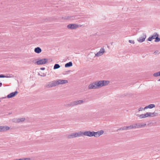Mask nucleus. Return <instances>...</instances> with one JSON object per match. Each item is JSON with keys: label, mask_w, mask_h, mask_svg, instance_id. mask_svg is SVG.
<instances>
[{"label": "nucleus", "mask_w": 160, "mask_h": 160, "mask_svg": "<svg viewBox=\"0 0 160 160\" xmlns=\"http://www.w3.org/2000/svg\"><path fill=\"white\" fill-rule=\"evenodd\" d=\"M97 88L106 86L109 83V81L106 80H101L95 82Z\"/></svg>", "instance_id": "1"}, {"label": "nucleus", "mask_w": 160, "mask_h": 160, "mask_svg": "<svg viewBox=\"0 0 160 160\" xmlns=\"http://www.w3.org/2000/svg\"><path fill=\"white\" fill-rule=\"evenodd\" d=\"M83 102L82 100H76L71 102L68 105V106L70 107H73L77 105L81 104Z\"/></svg>", "instance_id": "2"}, {"label": "nucleus", "mask_w": 160, "mask_h": 160, "mask_svg": "<svg viewBox=\"0 0 160 160\" xmlns=\"http://www.w3.org/2000/svg\"><path fill=\"white\" fill-rule=\"evenodd\" d=\"M57 85L56 80L53 81L52 82H50L47 83L45 85V87L46 88H50L53 87H55Z\"/></svg>", "instance_id": "3"}, {"label": "nucleus", "mask_w": 160, "mask_h": 160, "mask_svg": "<svg viewBox=\"0 0 160 160\" xmlns=\"http://www.w3.org/2000/svg\"><path fill=\"white\" fill-rule=\"evenodd\" d=\"M48 59L47 58H43L37 61L36 63L38 65L44 64L47 63Z\"/></svg>", "instance_id": "4"}, {"label": "nucleus", "mask_w": 160, "mask_h": 160, "mask_svg": "<svg viewBox=\"0 0 160 160\" xmlns=\"http://www.w3.org/2000/svg\"><path fill=\"white\" fill-rule=\"evenodd\" d=\"M93 136L95 137H98L104 133V131L102 130H101L97 132L93 131Z\"/></svg>", "instance_id": "5"}, {"label": "nucleus", "mask_w": 160, "mask_h": 160, "mask_svg": "<svg viewBox=\"0 0 160 160\" xmlns=\"http://www.w3.org/2000/svg\"><path fill=\"white\" fill-rule=\"evenodd\" d=\"M146 38V34L143 33L142 35L137 39V40L140 42H143Z\"/></svg>", "instance_id": "6"}, {"label": "nucleus", "mask_w": 160, "mask_h": 160, "mask_svg": "<svg viewBox=\"0 0 160 160\" xmlns=\"http://www.w3.org/2000/svg\"><path fill=\"white\" fill-rule=\"evenodd\" d=\"M79 27L78 25L76 24H69L67 26V28L68 29H76Z\"/></svg>", "instance_id": "7"}, {"label": "nucleus", "mask_w": 160, "mask_h": 160, "mask_svg": "<svg viewBox=\"0 0 160 160\" xmlns=\"http://www.w3.org/2000/svg\"><path fill=\"white\" fill-rule=\"evenodd\" d=\"M57 85L68 83V81L66 80L59 79L56 80Z\"/></svg>", "instance_id": "8"}, {"label": "nucleus", "mask_w": 160, "mask_h": 160, "mask_svg": "<svg viewBox=\"0 0 160 160\" xmlns=\"http://www.w3.org/2000/svg\"><path fill=\"white\" fill-rule=\"evenodd\" d=\"M96 86L95 82H94L88 85V88L89 89H97V88Z\"/></svg>", "instance_id": "9"}, {"label": "nucleus", "mask_w": 160, "mask_h": 160, "mask_svg": "<svg viewBox=\"0 0 160 160\" xmlns=\"http://www.w3.org/2000/svg\"><path fill=\"white\" fill-rule=\"evenodd\" d=\"M92 132L90 131H85L83 132V135L90 137L93 136V133Z\"/></svg>", "instance_id": "10"}, {"label": "nucleus", "mask_w": 160, "mask_h": 160, "mask_svg": "<svg viewBox=\"0 0 160 160\" xmlns=\"http://www.w3.org/2000/svg\"><path fill=\"white\" fill-rule=\"evenodd\" d=\"M146 125V124L143 122L141 123H135V126L136 128H142L145 127Z\"/></svg>", "instance_id": "11"}, {"label": "nucleus", "mask_w": 160, "mask_h": 160, "mask_svg": "<svg viewBox=\"0 0 160 160\" xmlns=\"http://www.w3.org/2000/svg\"><path fill=\"white\" fill-rule=\"evenodd\" d=\"M18 93V92L17 91H15V92H11L7 96V97L9 98H12L15 96Z\"/></svg>", "instance_id": "12"}, {"label": "nucleus", "mask_w": 160, "mask_h": 160, "mask_svg": "<svg viewBox=\"0 0 160 160\" xmlns=\"http://www.w3.org/2000/svg\"><path fill=\"white\" fill-rule=\"evenodd\" d=\"M75 138L78 137L83 136V132L81 131H80L78 132H75L74 133Z\"/></svg>", "instance_id": "13"}, {"label": "nucleus", "mask_w": 160, "mask_h": 160, "mask_svg": "<svg viewBox=\"0 0 160 160\" xmlns=\"http://www.w3.org/2000/svg\"><path fill=\"white\" fill-rule=\"evenodd\" d=\"M34 52L37 53H39L42 52L41 49L39 47L35 48L34 49Z\"/></svg>", "instance_id": "14"}, {"label": "nucleus", "mask_w": 160, "mask_h": 160, "mask_svg": "<svg viewBox=\"0 0 160 160\" xmlns=\"http://www.w3.org/2000/svg\"><path fill=\"white\" fill-rule=\"evenodd\" d=\"M155 106L154 104H150L145 107V109H147V108H152L155 107Z\"/></svg>", "instance_id": "15"}, {"label": "nucleus", "mask_w": 160, "mask_h": 160, "mask_svg": "<svg viewBox=\"0 0 160 160\" xmlns=\"http://www.w3.org/2000/svg\"><path fill=\"white\" fill-rule=\"evenodd\" d=\"M72 62H70L65 65V68H68L72 66Z\"/></svg>", "instance_id": "16"}, {"label": "nucleus", "mask_w": 160, "mask_h": 160, "mask_svg": "<svg viewBox=\"0 0 160 160\" xmlns=\"http://www.w3.org/2000/svg\"><path fill=\"white\" fill-rule=\"evenodd\" d=\"M67 137L69 139L75 138L74 133H72L70 135H68Z\"/></svg>", "instance_id": "17"}, {"label": "nucleus", "mask_w": 160, "mask_h": 160, "mask_svg": "<svg viewBox=\"0 0 160 160\" xmlns=\"http://www.w3.org/2000/svg\"><path fill=\"white\" fill-rule=\"evenodd\" d=\"M60 67V65L58 64H55L53 67L54 69H56L59 68Z\"/></svg>", "instance_id": "18"}, {"label": "nucleus", "mask_w": 160, "mask_h": 160, "mask_svg": "<svg viewBox=\"0 0 160 160\" xmlns=\"http://www.w3.org/2000/svg\"><path fill=\"white\" fill-rule=\"evenodd\" d=\"M157 36H158V35L157 32H154L153 35L151 36V37L153 39H155Z\"/></svg>", "instance_id": "19"}, {"label": "nucleus", "mask_w": 160, "mask_h": 160, "mask_svg": "<svg viewBox=\"0 0 160 160\" xmlns=\"http://www.w3.org/2000/svg\"><path fill=\"white\" fill-rule=\"evenodd\" d=\"M11 121L15 123H19L18 118H14L11 120Z\"/></svg>", "instance_id": "20"}, {"label": "nucleus", "mask_w": 160, "mask_h": 160, "mask_svg": "<svg viewBox=\"0 0 160 160\" xmlns=\"http://www.w3.org/2000/svg\"><path fill=\"white\" fill-rule=\"evenodd\" d=\"M18 119L19 123L24 122L25 120V118H18Z\"/></svg>", "instance_id": "21"}, {"label": "nucleus", "mask_w": 160, "mask_h": 160, "mask_svg": "<svg viewBox=\"0 0 160 160\" xmlns=\"http://www.w3.org/2000/svg\"><path fill=\"white\" fill-rule=\"evenodd\" d=\"M153 76L155 77H157L158 76H160V71L155 73L153 74Z\"/></svg>", "instance_id": "22"}, {"label": "nucleus", "mask_w": 160, "mask_h": 160, "mask_svg": "<svg viewBox=\"0 0 160 160\" xmlns=\"http://www.w3.org/2000/svg\"><path fill=\"white\" fill-rule=\"evenodd\" d=\"M136 116L138 117H139V118L140 119H142V118H144V114H136Z\"/></svg>", "instance_id": "23"}, {"label": "nucleus", "mask_w": 160, "mask_h": 160, "mask_svg": "<svg viewBox=\"0 0 160 160\" xmlns=\"http://www.w3.org/2000/svg\"><path fill=\"white\" fill-rule=\"evenodd\" d=\"M149 117H153L156 116V114H157V113L155 112L151 113L149 112Z\"/></svg>", "instance_id": "24"}, {"label": "nucleus", "mask_w": 160, "mask_h": 160, "mask_svg": "<svg viewBox=\"0 0 160 160\" xmlns=\"http://www.w3.org/2000/svg\"><path fill=\"white\" fill-rule=\"evenodd\" d=\"M102 55V53L99 51L96 54L95 56L97 57H99L101 55Z\"/></svg>", "instance_id": "25"}, {"label": "nucleus", "mask_w": 160, "mask_h": 160, "mask_svg": "<svg viewBox=\"0 0 160 160\" xmlns=\"http://www.w3.org/2000/svg\"><path fill=\"white\" fill-rule=\"evenodd\" d=\"M99 51L102 55L103 53L105 52L104 49L103 48H101Z\"/></svg>", "instance_id": "26"}, {"label": "nucleus", "mask_w": 160, "mask_h": 160, "mask_svg": "<svg viewBox=\"0 0 160 160\" xmlns=\"http://www.w3.org/2000/svg\"><path fill=\"white\" fill-rule=\"evenodd\" d=\"M13 77V75L12 74H8L7 75H5V78H12Z\"/></svg>", "instance_id": "27"}, {"label": "nucleus", "mask_w": 160, "mask_h": 160, "mask_svg": "<svg viewBox=\"0 0 160 160\" xmlns=\"http://www.w3.org/2000/svg\"><path fill=\"white\" fill-rule=\"evenodd\" d=\"M160 41V38H158V36H157L155 38V42H158Z\"/></svg>", "instance_id": "28"}, {"label": "nucleus", "mask_w": 160, "mask_h": 160, "mask_svg": "<svg viewBox=\"0 0 160 160\" xmlns=\"http://www.w3.org/2000/svg\"><path fill=\"white\" fill-rule=\"evenodd\" d=\"M144 118H147L148 117H149V112H148L145 114H144Z\"/></svg>", "instance_id": "29"}, {"label": "nucleus", "mask_w": 160, "mask_h": 160, "mask_svg": "<svg viewBox=\"0 0 160 160\" xmlns=\"http://www.w3.org/2000/svg\"><path fill=\"white\" fill-rule=\"evenodd\" d=\"M4 131V126H0V132Z\"/></svg>", "instance_id": "30"}, {"label": "nucleus", "mask_w": 160, "mask_h": 160, "mask_svg": "<svg viewBox=\"0 0 160 160\" xmlns=\"http://www.w3.org/2000/svg\"><path fill=\"white\" fill-rule=\"evenodd\" d=\"M10 128L8 126H4V131L8 130Z\"/></svg>", "instance_id": "31"}, {"label": "nucleus", "mask_w": 160, "mask_h": 160, "mask_svg": "<svg viewBox=\"0 0 160 160\" xmlns=\"http://www.w3.org/2000/svg\"><path fill=\"white\" fill-rule=\"evenodd\" d=\"M145 109H145V108H143L141 107L138 109V112H140L141 111H142V110H144Z\"/></svg>", "instance_id": "32"}, {"label": "nucleus", "mask_w": 160, "mask_h": 160, "mask_svg": "<svg viewBox=\"0 0 160 160\" xmlns=\"http://www.w3.org/2000/svg\"><path fill=\"white\" fill-rule=\"evenodd\" d=\"M160 53V52H159L158 51H156L154 52V54L155 55H157L158 54Z\"/></svg>", "instance_id": "33"}, {"label": "nucleus", "mask_w": 160, "mask_h": 160, "mask_svg": "<svg viewBox=\"0 0 160 160\" xmlns=\"http://www.w3.org/2000/svg\"><path fill=\"white\" fill-rule=\"evenodd\" d=\"M129 42L130 43L133 44H134L135 43L134 41L132 40H129Z\"/></svg>", "instance_id": "34"}, {"label": "nucleus", "mask_w": 160, "mask_h": 160, "mask_svg": "<svg viewBox=\"0 0 160 160\" xmlns=\"http://www.w3.org/2000/svg\"><path fill=\"white\" fill-rule=\"evenodd\" d=\"M122 129L123 130H126L128 129V126L127 127H124L122 128Z\"/></svg>", "instance_id": "35"}, {"label": "nucleus", "mask_w": 160, "mask_h": 160, "mask_svg": "<svg viewBox=\"0 0 160 160\" xmlns=\"http://www.w3.org/2000/svg\"><path fill=\"white\" fill-rule=\"evenodd\" d=\"M153 39L152 38L150 37H149L148 39V40L149 41H151Z\"/></svg>", "instance_id": "36"}, {"label": "nucleus", "mask_w": 160, "mask_h": 160, "mask_svg": "<svg viewBox=\"0 0 160 160\" xmlns=\"http://www.w3.org/2000/svg\"><path fill=\"white\" fill-rule=\"evenodd\" d=\"M128 129H132V125H130L129 126H128Z\"/></svg>", "instance_id": "37"}, {"label": "nucleus", "mask_w": 160, "mask_h": 160, "mask_svg": "<svg viewBox=\"0 0 160 160\" xmlns=\"http://www.w3.org/2000/svg\"><path fill=\"white\" fill-rule=\"evenodd\" d=\"M132 128H136V126H135V123L132 125Z\"/></svg>", "instance_id": "38"}, {"label": "nucleus", "mask_w": 160, "mask_h": 160, "mask_svg": "<svg viewBox=\"0 0 160 160\" xmlns=\"http://www.w3.org/2000/svg\"><path fill=\"white\" fill-rule=\"evenodd\" d=\"M5 78V75L3 74L0 75V78Z\"/></svg>", "instance_id": "39"}, {"label": "nucleus", "mask_w": 160, "mask_h": 160, "mask_svg": "<svg viewBox=\"0 0 160 160\" xmlns=\"http://www.w3.org/2000/svg\"><path fill=\"white\" fill-rule=\"evenodd\" d=\"M40 76L42 77H45L46 76V74L44 73H42V75H40Z\"/></svg>", "instance_id": "40"}, {"label": "nucleus", "mask_w": 160, "mask_h": 160, "mask_svg": "<svg viewBox=\"0 0 160 160\" xmlns=\"http://www.w3.org/2000/svg\"><path fill=\"white\" fill-rule=\"evenodd\" d=\"M40 69L41 70H44L45 69V68H41Z\"/></svg>", "instance_id": "41"}, {"label": "nucleus", "mask_w": 160, "mask_h": 160, "mask_svg": "<svg viewBox=\"0 0 160 160\" xmlns=\"http://www.w3.org/2000/svg\"><path fill=\"white\" fill-rule=\"evenodd\" d=\"M118 130H123L122 129V128H120L119 129H118Z\"/></svg>", "instance_id": "42"}, {"label": "nucleus", "mask_w": 160, "mask_h": 160, "mask_svg": "<svg viewBox=\"0 0 160 160\" xmlns=\"http://www.w3.org/2000/svg\"><path fill=\"white\" fill-rule=\"evenodd\" d=\"M38 75H39V76H40V75H41L39 73H38Z\"/></svg>", "instance_id": "43"}, {"label": "nucleus", "mask_w": 160, "mask_h": 160, "mask_svg": "<svg viewBox=\"0 0 160 160\" xmlns=\"http://www.w3.org/2000/svg\"><path fill=\"white\" fill-rule=\"evenodd\" d=\"M158 81H160V78L158 80Z\"/></svg>", "instance_id": "44"}]
</instances>
